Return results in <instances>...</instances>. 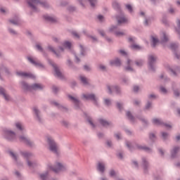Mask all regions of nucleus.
<instances>
[{"label":"nucleus","instance_id":"38","mask_svg":"<svg viewBox=\"0 0 180 180\" xmlns=\"http://www.w3.org/2000/svg\"><path fill=\"white\" fill-rule=\"evenodd\" d=\"M167 136H168L167 134L164 133V132L162 133V137L163 139H166Z\"/></svg>","mask_w":180,"mask_h":180},{"label":"nucleus","instance_id":"26","mask_svg":"<svg viewBox=\"0 0 180 180\" xmlns=\"http://www.w3.org/2000/svg\"><path fill=\"white\" fill-rule=\"evenodd\" d=\"M131 49H135V50H139L141 49V47L137 44H132L131 46Z\"/></svg>","mask_w":180,"mask_h":180},{"label":"nucleus","instance_id":"64","mask_svg":"<svg viewBox=\"0 0 180 180\" xmlns=\"http://www.w3.org/2000/svg\"><path fill=\"white\" fill-rule=\"evenodd\" d=\"M117 139H120V134H117L115 135Z\"/></svg>","mask_w":180,"mask_h":180},{"label":"nucleus","instance_id":"59","mask_svg":"<svg viewBox=\"0 0 180 180\" xmlns=\"http://www.w3.org/2000/svg\"><path fill=\"white\" fill-rule=\"evenodd\" d=\"M174 94L176 96H179V94L178 91H174Z\"/></svg>","mask_w":180,"mask_h":180},{"label":"nucleus","instance_id":"16","mask_svg":"<svg viewBox=\"0 0 180 180\" xmlns=\"http://www.w3.org/2000/svg\"><path fill=\"white\" fill-rule=\"evenodd\" d=\"M28 60H29L31 63H32L33 65L42 67V65H41V64H40L39 62H37L36 60H34L33 58H30V57H28Z\"/></svg>","mask_w":180,"mask_h":180},{"label":"nucleus","instance_id":"7","mask_svg":"<svg viewBox=\"0 0 180 180\" xmlns=\"http://www.w3.org/2000/svg\"><path fill=\"white\" fill-rule=\"evenodd\" d=\"M5 134H6V139L8 140H13L15 137V134L13 132L10 131H6L5 132Z\"/></svg>","mask_w":180,"mask_h":180},{"label":"nucleus","instance_id":"42","mask_svg":"<svg viewBox=\"0 0 180 180\" xmlns=\"http://www.w3.org/2000/svg\"><path fill=\"white\" fill-rule=\"evenodd\" d=\"M36 49H38L40 51H42L41 46L39 44L36 45Z\"/></svg>","mask_w":180,"mask_h":180},{"label":"nucleus","instance_id":"57","mask_svg":"<svg viewBox=\"0 0 180 180\" xmlns=\"http://www.w3.org/2000/svg\"><path fill=\"white\" fill-rule=\"evenodd\" d=\"M149 137H150V139H155V135H154V134H150Z\"/></svg>","mask_w":180,"mask_h":180},{"label":"nucleus","instance_id":"58","mask_svg":"<svg viewBox=\"0 0 180 180\" xmlns=\"http://www.w3.org/2000/svg\"><path fill=\"white\" fill-rule=\"evenodd\" d=\"M9 32L13 34H15V31L13 30H9Z\"/></svg>","mask_w":180,"mask_h":180},{"label":"nucleus","instance_id":"12","mask_svg":"<svg viewBox=\"0 0 180 180\" xmlns=\"http://www.w3.org/2000/svg\"><path fill=\"white\" fill-rule=\"evenodd\" d=\"M98 170L101 172H103L105 170V165L103 162H98V166H97Z\"/></svg>","mask_w":180,"mask_h":180},{"label":"nucleus","instance_id":"48","mask_svg":"<svg viewBox=\"0 0 180 180\" xmlns=\"http://www.w3.org/2000/svg\"><path fill=\"white\" fill-rule=\"evenodd\" d=\"M99 69L101 70H105V67L103 65H99Z\"/></svg>","mask_w":180,"mask_h":180},{"label":"nucleus","instance_id":"23","mask_svg":"<svg viewBox=\"0 0 180 180\" xmlns=\"http://www.w3.org/2000/svg\"><path fill=\"white\" fill-rule=\"evenodd\" d=\"M152 39H153V47H155L156 44L159 43V40L155 37H152Z\"/></svg>","mask_w":180,"mask_h":180},{"label":"nucleus","instance_id":"13","mask_svg":"<svg viewBox=\"0 0 180 180\" xmlns=\"http://www.w3.org/2000/svg\"><path fill=\"white\" fill-rule=\"evenodd\" d=\"M20 141L23 143H26L28 145H32V142L25 136H20Z\"/></svg>","mask_w":180,"mask_h":180},{"label":"nucleus","instance_id":"43","mask_svg":"<svg viewBox=\"0 0 180 180\" xmlns=\"http://www.w3.org/2000/svg\"><path fill=\"white\" fill-rule=\"evenodd\" d=\"M120 53L122 56H127V52H125L124 51H122V50L120 51Z\"/></svg>","mask_w":180,"mask_h":180},{"label":"nucleus","instance_id":"15","mask_svg":"<svg viewBox=\"0 0 180 180\" xmlns=\"http://www.w3.org/2000/svg\"><path fill=\"white\" fill-rule=\"evenodd\" d=\"M108 89L109 91V94H112V91H115L117 94H118V92H119V89L117 86L110 87V86H108Z\"/></svg>","mask_w":180,"mask_h":180},{"label":"nucleus","instance_id":"31","mask_svg":"<svg viewBox=\"0 0 180 180\" xmlns=\"http://www.w3.org/2000/svg\"><path fill=\"white\" fill-rule=\"evenodd\" d=\"M33 110H34L37 117L39 118V110H37V108H34Z\"/></svg>","mask_w":180,"mask_h":180},{"label":"nucleus","instance_id":"4","mask_svg":"<svg viewBox=\"0 0 180 180\" xmlns=\"http://www.w3.org/2000/svg\"><path fill=\"white\" fill-rule=\"evenodd\" d=\"M56 168H52L49 167V169L53 170L55 173H58L60 171H63L65 169V167L60 162L56 163Z\"/></svg>","mask_w":180,"mask_h":180},{"label":"nucleus","instance_id":"32","mask_svg":"<svg viewBox=\"0 0 180 180\" xmlns=\"http://www.w3.org/2000/svg\"><path fill=\"white\" fill-rule=\"evenodd\" d=\"M127 115L129 120H133L134 119L133 115H131V114L129 112H127Z\"/></svg>","mask_w":180,"mask_h":180},{"label":"nucleus","instance_id":"40","mask_svg":"<svg viewBox=\"0 0 180 180\" xmlns=\"http://www.w3.org/2000/svg\"><path fill=\"white\" fill-rule=\"evenodd\" d=\"M160 91L162 93V94H166L167 93V89L163 88V87H160Z\"/></svg>","mask_w":180,"mask_h":180},{"label":"nucleus","instance_id":"14","mask_svg":"<svg viewBox=\"0 0 180 180\" xmlns=\"http://www.w3.org/2000/svg\"><path fill=\"white\" fill-rule=\"evenodd\" d=\"M110 63V65H115L117 67L120 66V65L122 64L119 59H115V60H111Z\"/></svg>","mask_w":180,"mask_h":180},{"label":"nucleus","instance_id":"30","mask_svg":"<svg viewBox=\"0 0 180 180\" xmlns=\"http://www.w3.org/2000/svg\"><path fill=\"white\" fill-rule=\"evenodd\" d=\"M115 35L117 36V37L124 36V32H117L115 33Z\"/></svg>","mask_w":180,"mask_h":180},{"label":"nucleus","instance_id":"44","mask_svg":"<svg viewBox=\"0 0 180 180\" xmlns=\"http://www.w3.org/2000/svg\"><path fill=\"white\" fill-rule=\"evenodd\" d=\"M72 35L77 38L79 37V34L76 32H72Z\"/></svg>","mask_w":180,"mask_h":180},{"label":"nucleus","instance_id":"33","mask_svg":"<svg viewBox=\"0 0 180 180\" xmlns=\"http://www.w3.org/2000/svg\"><path fill=\"white\" fill-rule=\"evenodd\" d=\"M139 149H142V150H145L146 151H150V149L149 148H146V147H141V146H139L138 147Z\"/></svg>","mask_w":180,"mask_h":180},{"label":"nucleus","instance_id":"22","mask_svg":"<svg viewBox=\"0 0 180 180\" xmlns=\"http://www.w3.org/2000/svg\"><path fill=\"white\" fill-rule=\"evenodd\" d=\"M179 148H178V147L177 148H174V149L172 151V156L173 158H174L175 154H176L179 152Z\"/></svg>","mask_w":180,"mask_h":180},{"label":"nucleus","instance_id":"49","mask_svg":"<svg viewBox=\"0 0 180 180\" xmlns=\"http://www.w3.org/2000/svg\"><path fill=\"white\" fill-rule=\"evenodd\" d=\"M84 70L89 71L90 70V68L88 65H84Z\"/></svg>","mask_w":180,"mask_h":180},{"label":"nucleus","instance_id":"61","mask_svg":"<svg viewBox=\"0 0 180 180\" xmlns=\"http://www.w3.org/2000/svg\"><path fill=\"white\" fill-rule=\"evenodd\" d=\"M129 41L131 43V42H134V39L131 37H129Z\"/></svg>","mask_w":180,"mask_h":180},{"label":"nucleus","instance_id":"52","mask_svg":"<svg viewBox=\"0 0 180 180\" xmlns=\"http://www.w3.org/2000/svg\"><path fill=\"white\" fill-rule=\"evenodd\" d=\"M117 108H118L120 110H121L122 105L120 104V103H117Z\"/></svg>","mask_w":180,"mask_h":180},{"label":"nucleus","instance_id":"27","mask_svg":"<svg viewBox=\"0 0 180 180\" xmlns=\"http://www.w3.org/2000/svg\"><path fill=\"white\" fill-rule=\"evenodd\" d=\"M126 7L130 13L133 12V8L131 7V6H130V4H127Z\"/></svg>","mask_w":180,"mask_h":180},{"label":"nucleus","instance_id":"46","mask_svg":"<svg viewBox=\"0 0 180 180\" xmlns=\"http://www.w3.org/2000/svg\"><path fill=\"white\" fill-rule=\"evenodd\" d=\"M115 174H116L115 172H114L112 170L110 172V176H115Z\"/></svg>","mask_w":180,"mask_h":180},{"label":"nucleus","instance_id":"28","mask_svg":"<svg viewBox=\"0 0 180 180\" xmlns=\"http://www.w3.org/2000/svg\"><path fill=\"white\" fill-rule=\"evenodd\" d=\"M162 37H163V39L162 41V42H165L168 40V38L165 33H162Z\"/></svg>","mask_w":180,"mask_h":180},{"label":"nucleus","instance_id":"24","mask_svg":"<svg viewBox=\"0 0 180 180\" xmlns=\"http://www.w3.org/2000/svg\"><path fill=\"white\" fill-rule=\"evenodd\" d=\"M68 97L75 104H78L79 103V101L76 98H75L72 96H68Z\"/></svg>","mask_w":180,"mask_h":180},{"label":"nucleus","instance_id":"63","mask_svg":"<svg viewBox=\"0 0 180 180\" xmlns=\"http://www.w3.org/2000/svg\"><path fill=\"white\" fill-rule=\"evenodd\" d=\"M107 145L110 147L112 146V142L111 141H107Z\"/></svg>","mask_w":180,"mask_h":180},{"label":"nucleus","instance_id":"21","mask_svg":"<svg viewBox=\"0 0 180 180\" xmlns=\"http://www.w3.org/2000/svg\"><path fill=\"white\" fill-rule=\"evenodd\" d=\"M15 127L18 130H23L24 129V127L22 126V124L20 122H17L15 124Z\"/></svg>","mask_w":180,"mask_h":180},{"label":"nucleus","instance_id":"10","mask_svg":"<svg viewBox=\"0 0 180 180\" xmlns=\"http://www.w3.org/2000/svg\"><path fill=\"white\" fill-rule=\"evenodd\" d=\"M83 97L86 100H93L96 101V97L94 94H84Z\"/></svg>","mask_w":180,"mask_h":180},{"label":"nucleus","instance_id":"62","mask_svg":"<svg viewBox=\"0 0 180 180\" xmlns=\"http://www.w3.org/2000/svg\"><path fill=\"white\" fill-rule=\"evenodd\" d=\"M165 126L167 128H172V125H169V124H165Z\"/></svg>","mask_w":180,"mask_h":180},{"label":"nucleus","instance_id":"56","mask_svg":"<svg viewBox=\"0 0 180 180\" xmlns=\"http://www.w3.org/2000/svg\"><path fill=\"white\" fill-rule=\"evenodd\" d=\"M23 155H24L25 157L27 158V157H29V156L30 155V154L28 153H23Z\"/></svg>","mask_w":180,"mask_h":180},{"label":"nucleus","instance_id":"51","mask_svg":"<svg viewBox=\"0 0 180 180\" xmlns=\"http://www.w3.org/2000/svg\"><path fill=\"white\" fill-rule=\"evenodd\" d=\"M139 90V86H134V92H137Z\"/></svg>","mask_w":180,"mask_h":180},{"label":"nucleus","instance_id":"35","mask_svg":"<svg viewBox=\"0 0 180 180\" xmlns=\"http://www.w3.org/2000/svg\"><path fill=\"white\" fill-rule=\"evenodd\" d=\"M136 65L138 67H141V66L143 65V62H142L141 60L136 61Z\"/></svg>","mask_w":180,"mask_h":180},{"label":"nucleus","instance_id":"9","mask_svg":"<svg viewBox=\"0 0 180 180\" xmlns=\"http://www.w3.org/2000/svg\"><path fill=\"white\" fill-rule=\"evenodd\" d=\"M17 75L20 77H28L30 78H35L34 75L30 73L23 72H17Z\"/></svg>","mask_w":180,"mask_h":180},{"label":"nucleus","instance_id":"3","mask_svg":"<svg viewBox=\"0 0 180 180\" xmlns=\"http://www.w3.org/2000/svg\"><path fill=\"white\" fill-rule=\"evenodd\" d=\"M22 86L24 89L27 90H41L44 86L40 84H34L32 86H28L25 82H22Z\"/></svg>","mask_w":180,"mask_h":180},{"label":"nucleus","instance_id":"39","mask_svg":"<svg viewBox=\"0 0 180 180\" xmlns=\"http://www.w3.org/2000/svg\"><path fill=\"white\" fill-rule=\"evenodd\" d=\"M112 6H114L115 8H119V4L117 2L112 3Z\"/></svg>","mask_w":180,"mask_h":180},{"label":"nucleus","instance_id":"17","mask_svg":"<svg viewBox=\"0 0 180 180\" xmlns=\"http://www.w3.org/2000/svg\"><path fill=\"white\" fill-rule=\"evenodd\" d=\"M153 122L154 124L156 125H161L163 124V122H162V120H159V119H153Z\"/></svg>","mask_w":180,"mask_h":180},{"label":"nucleus","instance_id":"2","mask_svg":"<svg viewBox=\"0 0 180 180\" xmlns=\"http://www.w3.org/2000/svg\"><path fill=\"white\" fill-rule=\"evenodd\" d=\"M47 142L49 146V150L55 154L59 153V148L57 146V143L53 141L51 137L47 138Z\"/></svg>","mask_w":180,"mask_h":180},{"label":"nucleus","instance_id":"55","mask_svg":"<svg viewBox=\"0 0 180 180\" xmlns=\"http://www.w3.org/2000/svg\"><path fill=\"white\" fill-rule=\"evenodd\" d=\"M53 91L54 93H57V91H58V89H57V87L53 86Z\"/></svg>","mask_w":180,"mask_h":180},{"label":"nucleus","instance_id":"36","mask_svg":"<svg viewBox=\"0 0 180 180\" xmlns=\"http://www.w3.org/2000/svg\"><path fill=\"white\" fill-rule=\"evenodd\" d=\"M40 177L42 180H46L47 174H41Z\"/></svg>","mask_w":180,"mask_h":180},{"label":"nucleus","instance_id":"50","mask_svg":"<svg viewBox=\"0 0 180 180\" xmlns=\"http://www.w3.org/2000/svg\"><path fill=\"white\" fill-rule=\"evenodd\" d=\"M125 70H127V71H133V69L129 66L125 68Z\"/></svg>","mask_w":180,"mask_h":180},{"label":"nucleus","instance_id":"60","mask_svg":"<svg viewBox=\"0 0 180 180\" xmlns=\"http://www.w3.org/2000/svg\"><path fill=\"white\" fill-rule=\"evenodd\" d=\"M150 106H151L150 103H147V105H146V108H147V109H149V108H150Z\"/></svg>","mask_w":180,"mask_h":180},{"label":"nucleus","instance_id":"34","mask_svg":"<svg viewBox=\"0 0 180 180\" xmlns=\"http://www.w3.org/2000/svg\"><path fill=\"white\" fill-rule=\"evenodd\" d=\"M10 22L13 23V25H18L19 23V20H11Z\"/></svg>","mask_w":180,"mask_h":180},{"label":"nucleus","instance_id":"6","mask_svg":"<svg viewBox=\"0 0 180 180\" xmlns=\"http://www.w3.org/2000/svg\"><path fill=\"white\" fill-rule=\"evenodd\" d=\"M117 20L119 25L122 23H127L128 22V19L125 18L123 15H121L120 16L117 17Z\"/></svg>","mask_w":180,"mask_h":180},{"label":"nucleus","instance_id":"18","mask_svg":"<svg viewBox=\"0 0 180 180\" xmlns=\"http://www.w3.org/2000/svg\"><path fill=\"white\" fill-rule=\"evenodd\" d=\"M99 122L104 127H108L110 125L109 122H108L107 121L102 120V119L99 120Z\"/></svg>","mask_w":180,"mask_h":180},{"label":"nucleus","instance_id":"19","mask_svg":"<svg viewBox=\"0 0 180 180\" xmlns=\"http://www.w3.org/2000/svg\"><path fill=\"white\" fill-rule=\"evenodd\" d=\"M80 80L84 84H88V79L86 77H84V76H80Z\"/></svg>","mask_w":180,"mask_h":180},{"label":"nucleus","instance_id":"8","mask_svg":"<svg viewBox=\"0 0 180 180\" xmlns=\"http://www.w3.org/2000/svg\"><path fill=\"white\" fill-rule=\"evenodd\" d=\"M155 60H156L155 56H154L153 55H150L148 56V65H149L150 68H153V64L155 62Z\"/></svg>","mask_w":180,"mask_h":180},{"label":"nucleus","instance_id":"54","mask_svg":"<svg viewBox=\"0 0 180 180\" xmlns=\"http://www.w3.org/2000/svg\"><path fill=\"white\" fill-rule=\"evenodd\" d=\"M176 47H177V45L175 44H172L171 45V49H176Z\"/></svg>","mask_w":180,"mask_h":180},{"label":"nucleus","instance_id":"11","mask_svg":"<svg viewBox=\"0 0 180 180\" xmlns=\"http://www.w3.org/2000/svg\"><path fill=\"white\" fill-rule=\"evenodd\" d=\"M0 94L4 95L6 101H10V96L8 94H6V93H5L4 89H2L1 87H0Z\"/></svg>","mask_w":180,"mask_h":180},{"label":"nucleus","instance_id":"53","mask_svg":"<svg viewBox=\"0 0 180 180\" xmlns=\"http://www.w3.org/2000/svg\"><path fill=\"white\" fill-rule=\"evenodd\" d=\"M98 19L100 20V21H103V17L102 16V15H98Z\"/></svg>","mask_w":180,"mask_h":180},{"label":"nucleus","instance_id":"45","mask_svg":"<svg viewBox=\"0 0 180 180\" xmlns=\"http://www.w3.org/2000/svg\"><path fill=\"white\" fill-rule=\"evenodd\" d=\"M87 121H89V122L90 123V124L94 127L95 125H94V124L92 123L91 119V118H87Z\"/></svg>","mask_w":180,"mask_h":180},{"label":"nucleus","instance_id":"47","mask_svg":"<svg viewBox=\"0 0 180 180\" xmlns=\"http://www.w3.org/2000/svg\"><path fill=\"white\" fill-rule=\"evenodd\" d=\"M49 49L54 52L56 54V56H58V53H57V52H56L51 46H49Z\"/></svg>","mask_w":180,"mask_h":180},{"label":"nucleus","instance_id":"29","mask_svg":"<svg viewBox=\"0 0 180 180\" xmlns=\"http://www.w3.org/2000/svg\"><path fill=\"white\" fill-rule=\"evenodd\" d=\"M91 3V6L92 7H95V4H96L97 1L96 0H89Z\"/></svg>","mask_w":180,"mask_h":180},{"label":"nucleus","instance_id":"25","mask_svg":"<svg viewBox=\"0 0 180 180\" xmlns=\"http://www.w3.org/2000/svg\"><path fill=\"white\" fill-rule=\"evenodd\" d=\"M64 47H66L67 49H71L72 47V43L70 41H65L64 43Z\"/></svg>","mask_w":180,"mask_h":180},{"label":"nucleus","instance_id":"41","mask_svg":"<svg viewBox=\"0 0 180 180\" xmlns=\"http://www.w3.org/2000/svg\"><path fill=\"white\" fill-rule=\"evenodd\" d=\"M105 103L107 105H110L111 104V101H110V100L105 99Z\"/></svg>","mask_w":180,"mask_h":180},{"label":"nucleus","instance_id":"5","mask_svg":"<svg viewBox=\"0 0 180 180\" xmlns=\"http://www.w3.org/2000/svg\"><path fill=\"white\" fill-rule=\"evenodd\" d=\"M49 63H51V65H52V66L54 68L55 72H56V75L59 77V78H62L63 75L62 73L60 72V71L59 70L58 68H57V65H55L53 62L49 61Z\"/></svg>","mask_w":180,"mask_h":180},{"label":"nucleus","instance_id":"1","mask_svg":"<svg viewBox=\"0 0 180 180\" xmlns=\"http://www.w3.org/2000/svg\"><path fill=\"white\" fill-rule=\"evenodd\" d=\"M29 6L34 10L36 11V8H47L48 4L46 2H40L39 0H28Z\"/></svg>","mask_w":180,"mask_h":180},{"label":"nucleus","instance_id":"37","mask_svg":"<svg viewBox=\"0 0 180 180\" xmlns=\"http://www.w3.org/2000/svg\"><path fill=\"white\" fill-rule=\"evenodd\" d=\"M10 155L11 156V157H13V158L14 159V160H17V158H16V155H15V153H13V152H10Z\"/></svg>","mask_w":180,"mask_h":180},{"label":"nucleus","instance_id":"20","mask_svg":"<svg viewBox=\"0 0 180 180\" xmlns=\"http://www.w3.org/2000/svg\"><path fill=\"white\" fill-rule=\"evenodd\" d=\"M44 18H45V20H46L49 22H56V18L53 17L44 16Z\"/></svg>","mask_w":180,"mask_h":180}]
</instances>
